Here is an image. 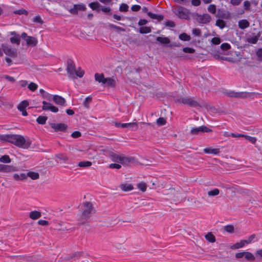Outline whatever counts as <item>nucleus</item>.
I'll return each mask as SVG.
<instances>
[{"mask_svg": "<svg viewBox=\"0 0 262 262\" xmlns=\"http://www.w3.org/2000/svg\"><path fill=\"white\" fill-rule=\"evenodd\" d=\"M192 34L195 36H200L201 35V30L199 29H193L192 30Z\"/></svg>", "mask_w": 262, "mask_h": 262, "instance_id": "338daca9", "label": "nucleus"}, {"mask_svg": "<svg viewBox=\"0 0 262 262\" xmlns=\"http://www.w3.org/2000/svg\"><path fill=\"white\" fill-rule=\"evenodd\" d=\"M116 82L115 79L112 78H106L103 85L110 87H114L116 85Z\"/></svg>", "mask_w": 262, "mask_h": 262, "instance_id": "f3484780", "label": "nucleus"}, {"mask_svg": "<svg viewBox=\"0 0 262 262\" xmlns=\"http://www.w3.org/2000/svg\"><path fill=\"white\" fill-rule=\"evenodd\" d=\"M224 230L230 233H232L234 232V226L231 225L225 226L224 227Z\"/></svg>", "mask_w": 262, "mask_h": 262, "instance_id": "79ce46f5", "label": "nucleus"}, {"mask_svg": "<svg viewBox=\"0 0 262 262\" xmlns=\"http://www.w3.org/2000/svg\"><path fill=\"white\" fill-rule=\"evenodd\" d=\"M180 102L185 104H187L190 106H196L199 105L198 102L193 98L185 97L182 98L179 100Z\"/></svg>", "mask_w": 262, "mask_h": 262, "instance_id": "0eeeda50", "label": "nucleus"}, {"mask_svg": "<svg viewBox=\"0 0 262 262\" xmlns=\"http://www.w3.org/2000/svg\"><path fill=\"white\" fill-rule=\"evenodd\" d=\"M48 118L46 116H39L36 119V122L39 124H45Z\"/></svg>", "mask_w": 262, "mask_h": 262, "instance_id": "7c9ffc66", "label": "nucleus"}, {"mask_svg": "<svg viewBox=\"0 0 262 262\" xmlns=\"http://www.w3.org/2000/svg\"><path fill=\"white\" fill-rule=\"evenodd\" d=\"M106 78H105L104 75L103 74L96 73L95 75V79L96 81L99 83H102V84H104L105 79Z\"/></svg>", "mask_w": 262, "mask_h": 262, "instance_id": "dca6fc26", "label": "nucleus"}, {"mask_svg": "<svg viewBox=\"0 0 262 262\" xmlns=\"http://www.w3.org/2000/svg\"><path fill=\"white\" fill-rule=\"evenodd\" d=\"M221 41V39L219 37H213L211 40V42L214 45H219Z\"/></svg>", "mask_w": 262, "mask_h": 262, "instance_id": "6e6d98bb", "label": "nucleus"}, {"mask_svg": "<svg viewBox=\"0 0 262 262\" xmlns=\"http://www.w3.org/2000/svg\"><path fill=\"white\" fill-rule=\"evenodd\" d=\"M29 105V103L27 100H23L18 105L17 108L19 111H23L25 110Z\"/></svg>", "mask_w": 262, "mask_h": 262, "instance_id": "4be33fe9", "label": "nucleus"}, {"mask_svg": "<svg viewBox=\"0 0 262 262\" xmlns=\"http://www.w3.org/2000/svg\"><path fill=\"white\" fill-rule=\"evenodd\" d=\"M255 257L262 258V249L256 251L255 252Z\"/></svg>", "mask_w": 262, "mask_h": 262, "instance_id": "774afa93", "label": "nucleus"}, {"mask_svg": "<svg viewBox=\"0 0 262 262\" xmlns=\"http://www.w3.org/2000/svg\"><path fill=\"white\" fill-rule=\"evenodd\" d=\"M46 108V111H50L53 113H57L58 111V108L56 106L53 105L51 103H50V106Z\"/></svg>", "mask_w": 262, "mask_h": 262, "instance_id": "c03bdc74", "label": "nucleus"}, {"mask_svg": "<svg viewBox=\"0 0 262 262\" xmlns=\"http://www.w3.org/2000/svg\"><path fill=\"white\" fill-rule=\"evenodd\" d=\"M244 257L249 261H254L255 259V256L252 253L249 252H245Z\"/></svg>", "mask_w": 262, "mask_h": 262, "instance_id": "c85d7f7f", "label": "nucleus"}, {"mask_svg": "<svg viewBox=\"0 0 262 262\" xmlns=\"http://www.w3.org/2000/svg\"><path fill=\"white\" fill-rule=\"evenodd\" d=\"M38 224L41 226H47L49 225V222L46 220H40L38 221Z\"/></svg>", "mask_w": 262, "mask_h": 262, "instance_id": "e2e57ef3", "label": "nucleus"}, {"mask_svg": "<svg viewBox=\"0 0 262 262\" xmlns=\"http://www.w3.org/2000/svg\"><path fill=\"white\" fill-rule=\"evenodd\" d=\"M128 7L126 4H122L120 6V10L121 11H127L128 10Z\"/></svg>", "mask_w": 262, "mask_h": 262, "instance_id": "4d7b16f0", "label": "nucleus"}, {"mask_svg": "<svg viewBox=\"0 0 262 262\" xmlns=\"http://www.w3.org/2000/svg\"><path fill=\"white\" fill-rule=\"evenodd\" d=\"M95 212V209L91 202H86L83 204V219L89 218Z\"/></svg>", "mask_w": 262, "mask_h": 262, "instance_id": "20e7f679", "label": "nucleus"}, {"mask_svg": "<svg viewBox=\"0 0 262 262\" xmlns=\"http://www.w3.org/2000/svg\"><path fill=\"white\" fill-rule=\"evenodd\" d=\"M215 25L221 29H223L225 26V23L223 20L219 19L216 21Z\"/></svg>", "mask_w": 262, "mask_h": 262, "instance_id": "a19ab883", "label": "nucleus"}, {"mask_svg": "<svg viewBox=\"0 0 262 262\" xmlns=\"http://www.w3.org/2000/svg\"><path fill=\"white\" fill-rule=\"evenodd\" d=\"M211 132H212L211 129L205 126H201L198 127H192L190 130V133L192 135H198L200 133H209Z\"/></svg>", "mask_w": 262, "mask_h": 262, "instance_id": "423d86ee", "label": "nucleus"}, {"mask_svg": "<svg viewBox=\"0 0 262 262\" xmlns=\"http://www.w3.org/2000/svg\"><path fill=\"white\" fill-rule=\"evenodd\" d=\"M33 21L35 23H38L40 24H42L43 23L40 16L39 15L36 16L33 18Z\"/></svg>", "mask_w": 262, "mask_h": 262, "instance_id": "052dcab7", "label": "nucleus"}, {"mask_svg": "<svg viewBox=\"0 0 262 262\" xmlns=\"http://www.w3.org/2000/svg\"><path fill=\"white\" fill-rule=\"evenodd\" d=\"M257 40H258V37L256 36H253L251 38H249L247 39V41L248 42H250V43H251L253 44L256 43L257 42Z\"/></svg>", "mask_w": 262, "mask_h": 262, "instance_id": "603ef678", "label": "nucleus"}, {"mask_svg": "<svg viewBox=\"0 0 262 262\" xmlns=\"http://www.w3.org/2000/svg\"><path fill=\"white\" fill-rule=\"evenodd\" d=\"M204 151L206 154L217 155L220 152V149L218 148H213L211 147L205 148L203 149Z\"/></svg>", "mask_w": 262, "mask_h": 262, "instance_id": "4468645a", "label": "nucleus"}, {"mask_svg": "<svg viewBox=\"0 0 262 262\" xmlns=\"http://www.w3.org/2000/svg\"><path fill=\"white\" fill-rule=\"evenodd\" d=\"M10 40L12 43L19 45L20 42V38L19 35L14 36L10 38Z\"/></svg>", "mask_w": 262, "mask_h": 262, "instance_id": "bb28decb", "label": "nucleus"}, {"mask_svg": "<svg viewBox=\"0 0 262 262\" xmlns=\"http://www.w3.org/2000/svg\"><path fill=\"white\" fill-rule=\"evenodd\" d=\"M246 242H245V240H242L240 241L238 243H236L233 245L231 246V248L235 249H238L242 248L245 246V245L246 244Z\"/></svg>", "mask_w": 262, "mask_h": 262, "instance_id": "a878e982", "label": "nucleus"}, {"mask_svg": "<svg viewBox=\"0 0 262 262\" xmlns=\"http://www.w3.org/2000/svg\"><path fill=\"white\" fill-rule=\"evenodd\" d=\"M135 161V159L132 157H126L122 155L121 158L120 163L123 165H128L129 163H133Z\"/></svg>", "mask_w": 262, "mask_h": 262, "instance_id": "9b49d317", "label": "nucleus"}, {"mask_svg": "<svg viewBox=\"0 0 262 262\" xmlns=\"http://www.w3.org/2000/svg\"><path fill=\"white\" fill-rule=\"evenodd\" d=\"M206 239L210 242H214L215 238L214 236L211 233H208L205 235Z\"/></svg>", "mask_w": 262, "mask_h": 262, "instance_id": "58836bf2", "label": "nucleus"}, {"mask_svg": "<svg viewBox=\"0 0 262 262\" xmlns=\"http://www.w3.org/2000/svg\"><path fill=\"white\" fill-rule=\"evenodd\" d=\"M26 175H27V177H29L32 180H37L39 177L38 173L33 171L29 172L26 174Z\"/></svg>", "mask_w": 262, "mask_h": 262, "instance_id": "c756f323", "label": "nucleus"}, {"mask_svg": "<svg viewBox=\"0 0 262 262\" xmlns=\"http://www.w3.org/2000/svg\"><path fill=\"white\" fill-rule=\"evenodd\" d=\"M92 100V98L91 96H88L85 99L84 102L83 103V105L86 110L89 108Z\"/></svg>", "mask_w": 262, "mask_h": 262, "instance_id": "cd10ccee", "label": "nucleus"}, {"mask_svg": "<svg viewBox=\"0 0 262 262\" xmlns=\"http://www.w3.org/2000/svg\"><path fill=\"white\" fill-rule=\"evenodd\" d=\"M15 171V168L11 165H2L1 171L5 172H10Z\"/></svg>", "mask_w": 262, "mask_h": 262, "instance_id": "2eb2a0df", "label": "nucleus"}, {"mask_svg": "<svg viewBox=\"0 0 262 262\" xmlns=\"http://www.w3.org/2000/svg\"><path fill=\"white\" fill-rule=\"evenodd\" d=\"M110 157L113 161L120 163L122 155H118L113 152L110 153Z\"/></svg>", "mask_w": 262, "mask_h": 262, "instance_id": "412c9836", "label": "nucleus"}, {"mask_svg": "<svg viewBox=\"0 0 262 262\" xmlns=\"http://www.w3.org/2000/svg\"><path fill=\"white\" fill-rule=\"evenodd\" d=\"M156 122L159 126H162L165 124L166 120L163 118L160 117L157 120Z\"/></svg>", "mask_w": 262, "mask_h": 262, "instance_id": "09e8293b", "label": "nucleus"}, {"mask_svg": "<svg viewBox=\"0 0 262 262\" xmlns=\"http://www.w3.org/2000/svg\"><path fill=\"white\" fill-rule=\"evenodd\" d=\"M116 126L118 127L121 128H130L133 130H136L138 129V124L137 122H132V123H116Z\"/></svg>", "mask_w": 262, "mask_h": 262, "instance_id": "6e6552de", "label": "nucleus"}, {"mask_svg": "<svg viewBox=\"0 0 262 262\" xmlns=\"http://www.w3.org/2000/svg\"><path fill=\"white\" fill-rule=\"evenodd\" d=\"M42 103L43 104L42 106V110L43 111H46L47 110L46 108L50 106V103L47 102L46 101H43Z\"/></svg>", "mask_w": 262, "mask_h": 262, "instance_id": "680f3d73", "label": "nucleus"}, {"mask_svg": "<svg viewBox=\"0 0 262 262\" xmlns=\"http://www.w3.org/2000/svg\"><path fill=\"white\" fill-rule=\"evenodd\" d=\"M41 216V212L36 210L31 211L29 213V217L32 220H37Z\"/></svg>", "mask_w": 262, "mask_h": 262, "instance_id": "6ab92c4d", "label": "nucleus"}, {"mask_svg": "<svg viewBox=\"0 0 262 262\" xmlns=\"http://www.w3.org/2000/svg\"><path fill=\"white\" fill-rule=\"evenodd\" d=\"M228 94L229 96L232 97H239L241 96V94L239 93H236L234 92H230Z\"/></svg>", "mask_w": 262, "mask_h": 262, "instance_id": "0e129e2a", "label": "nucleus"}, {"mask_svg": "<svg viewBox=\"0 0 262 262\" xmlns=\"http://www.w3.org/2000/svg\"><path fill=\"white\" fill-rule=\"evenodd\" d=\"M119 187L123 191H129L134 189L133 185L129 183H123Z\"/></svg>", "mask_w": 262, "mask_h": 262, "instance_id": "ddd939ff", "label": "nucleus"}, {"mask_svg": "<svg viewBox=\"0 0 262 262\" xmlns=\"http://www.w3.org/2000/svg\"><path fill=\"white\" fill-rule=\"evenodd\" d=\"M89 6L94 10L99 11L100 10V5L98 2L91 3L89 4Z\"/></svg>", "mask_w": 262, "mask_h": 262, "instance_id": "473e14b6", "label": "nucleus"}, {"mask_svg": "<svg viewBox=\"0 0 262 262\" xmlns=\"http://www.w3.org/2000/svg\"><path fill=\"white\" fill-rule=\"evenodd\" d=\"M56 157L60 159V160L63 161V162H66L67 160L68 159V158L67 156L63 154H59L58 155H56Z\"/></svg>", "mask_w": 262, "mask_h": 262, "instance_id": "8fccbe9b", "label": "nucleus"}, {"mask_svg": "<svg viewBox=\"0 0 262 262\" xmlns=\"http://www.w3.org/2000/svg\"><path fill=\"white\" fill-rule=\"evenodd\" d=\"M28 89L31 91L32 92H34L38 88V85L34 82H31L28 84Z\"/></svg>", "mask_w": 262, "mask_h": 262, "instance_id": "ea45409f", "label": "nucleus"}, {"mask_svg": "<svg viewBox=\"0 0 262 262\" xmlns=\"http://www.w3.org/2000/svg\"><path fill=\"white\" fill-rule=\"evenodd\" d=\"M42 97L49 101H51L52 99V95L46 92L42 95Z\"/></svg>", "mask_w": 262, "mask_h": 262, "instance_id": "3c124183", "label": "nucleus"}, {"mask_svg": "<svg viewBox=\"0 0 262 262\" xmlns=\"http://www.w3.org/2000/svg\"><path fill=\"white\" fill-rule=\"evenodd\" d=\"M46 108V111H50L53 113H57L58 111V108L56 106L53 105L51 103H50V106Z\"/></svg>", "mask_w": 262, "mask_h": 262, "instance_id": "a18cd8bd", "label": "nucleus"}, {"mask_svg": "<svg viewBox=\"0 0 262 262\" xmlns=\"http://www.w3.org/2000/svg\"><path fill=\"white\" fill-rule=\"evenodd\" d=\"M176 15L181 19H187L190 16L189 11L185 8L178 6L172 10Z\"/></svg>", "mask_w": 262, "mask_h": 262, "instance_id": "7ed1b4c3", "label": "nucleus"}, {"mask_svg": "<svg viewBox=\"0 0 262 262\" xmlns=\"http://www.w3.org/2000/svg\"><path fill=\"white\" fill-rule=\"evenodd\" d=\"M13 13L15 14H18V15H27L28 14V12L24 9H19V10H15L13 12Z\"/></svg>", "mask_w": 262, "mask_h": 262, "instance_id": "4c0bfd02", "label": "nucleus"}, {"mask_svg": "<svg viewBox=\"0 0 262 262\" xmlns=\"http://www.w3.org/2000/svg\"><path fill=\"white\" fill-rule=\"evenodd\" d=\"M81 135V133L80 132L75 131L72 134L71 136L74 138H77L80 137Z\"/></svg>", "mask_w": 262, "mask_h": 262, "instance_id": "bf43d9fd", "label": "nucleus"}, {"mask_svg": "<svg viewBox=\"0 0 262 262\" xmlns=\"http://www.w3.org/2000/svg\"><path fill=\"white\" fill-rule=\"evenodd\" d=\"M196 19L200 23L207 24L210 21L211 17L208 14L205 13L198 15Z\"/></svg>", "mask_w": 262, "mask_h": 262, "instance_id": "1a4fd4ad", "label": "nucleus"}, {"mask_svg": "<svg viewBox=\"0 0 262 262\" xmlns=\"http://www.w3.org/2000/svg\"><path fill=\"white\" fill-rule=\"evenodd\" d=\"M66 71L69 77L72 79L82 77V72L76 70L75 65L71 59H69L67 60Z\"/></svg>", "mask_w": 262, "mask_h": 262, "instance_id": "f03ea898", "label": "nucleus"}, {"mask_svg": "<svg viewBox=\"0 0 262 262\" xmlns=\"http://www.w3.org/2000/svg\"><path fill=\"white\" fill-rule=\"evenodd\" d=\"M183 51L185 53H193L195 51L194 49L191 48H188V47L184 48L183 49Z\"/></svg>", "mask_w": 262, "mask_h": 262, "instance_id": "5fc2aeb1", "label": "nucleus"}, {"mask_svg": "<svg viewBox=\"0 0 262 262\" xmlns=\"http://www.w3.org/2000/svg\"><path fill=\"white\" fill-rule=\"evenodd\" d=\"M0 140L11 143L20 147H23L26 142L25 139L23 136L18 135L0 134Z\"/></svg>", "mask_w": 262, "mask_h": 262, "instance_id": "f257e3e1", "label": "nucleus"}, {"mask_svg": "<svg viewBox=\"0 0 262 262\" xmlns=\"http://www.w3.org/2000/svg\"><path fill=\"white\" fill-rule=\"evenodd\" d=\"M157 40L160 43L163 45H166L170 42V39L166 37H157L156 38Z\"/></svg>", "mask_w": 262, "mask_h": 262, "instance_id": "b1692460", "label": "nucleus"}, {"mask_svg": "<svg viewBox=\"0 0 262 262\" xmlns=\"http://www.w3.org/2000/svg\"><path fill=\"white\" fill-rule=\"evenodd\" d=\"M66 9L71 14L76 15L78 14L79 11L82 10V5L75 4L72 8H69L67 7Z\"/></svg>", "mask_w": 262, "mask_h": 262, "instance_id": "9d476101", "label": "nucleus"}, {"mask_svg": "<svg viewBox=\"0 0 262 262\" xmlns=\"http://www.w3.org/2000/svg\"><path fill=\"white\" fill-rule=\"evenodd\" d=\"M26 41L28 45H31L33 46H36L37 43V39L35 37L32 36L28 37L26 39Z\"/></svg>", "mask_w": 262, "mask_h": 262, "instance_id": "aec40b11", "label": "nucleus"}, {"mask_svg": "<svg viewBox=\"0 0 262 262\" xmlns=\"http://www.w3.org/2000/svg\"><path fill=\"white\" fill-rule=\"evenodd\" d=\"M13 178L16 180H24L27 178V175L25 173H21L20 174L15 173L13 175Z\"/></svg>", "mask_w": 262, "mask_h": 262, "instance_id": "5701e85b", "label": "nucleus"}, {"mask_svg": "<svg viewBox=\"0 0 262 262\" xmlns=\"http://www.w3.org/2000/svg\"><path fill=\"white\" fill-rule=\"evenodd\" d=\"M179 37L180 39L183 41H189L191 39L190 36L185 33H183L179 35Z\"/></svg>", "mask_w": 262, "mask_h": 262, "instance_id": "72a5a7b5", "label": "nucleus"}, {"mask_svg": "<svg viewBox=\"0 0 262 262\" xmlns=\"http://www.w3.org/2000/svg\"><path fill=\"white\" fill-rule=\"evenodd\" d=\"M110 168H115V169H120L121 168V165L119 164L114 163V164H111L109 166Z\"/></svg>", "mask_w": 262, "mask_h": 262, "instance_id": "69168bd1", "label": "nucleus"}, {"mask_svg": "<svg viewBox=\"0 0 262 262\" xmlns=\"http://www.w3.org/2000/svg\"><path fill=\"white\" fill-rule=\"evenodd\" d=\"M249 23L246 19H242L238 21V26L242 29H245L249 27Z\"/></svg>", "mask_w": 262, "mask_h": 262, "instance_id": "393cba45", "label": "nucleus"}, {"mask_svg": "<svg viewBox=\"0 0 262 262\" xmlns=\"http://www.w3.org/2000/svg\"><path fill=\"white\" fill-rule=\"evenodd\" d=\"M255 236L254 234H252L249 236L247 240H245V242H246V244H250L251 243L253 239L255 238Z\"/></svg>", "mask_w": 262, "mask_h": 262, "instance_id": "13d9d810", "label": "nucleus"}, {"mask_svg": "<svg viewBox=\"0 0 262 262\" xmlns=\"http://www.w3.org/2000/svg\"><path fill=\"white\" fill-rule=\"evenodd\" d=\"M220 190L217 189L215 188L213 190H210L208 192V195L209 196H215L219 194Z\"/></svg>", "mask_w": 262, "mask_h": 262, "instance_id": "37998d69", "label": "nucleus"}, {"mask_svg": "<svg viewBox=\"0 0 262 262\" xmlns=\"http://www.w3.org/2000/svg\"><path fill=\"white\" fill-rule=\"evenodd\" d=\"M207 9L208 11L212 14H215L216 13V6L214 5H210Z\"/></svg>", "mask_w": 262, "mask_h": 262, "instance_id": "49530a36", "label": "nucleus"}, {"mask_svg": "<svg viewBox=\"0 0 262 262\" xmlns=\"http://www.w3.org/2000/svg\"><path fill=\"white\" fill-rule=\"evenodd\" d=\"M244 138L253 144H254L257 141V139L255 137H251L246 135H245Z\"/></svg>", "mask_w": 262, "mask_h": 262, "instance_id": "de8ad7c7", "label": "nucleus"}, {"mask_svg": "<svg viewBox=\"0 0 262 262\" xmlns=\"http://www.w3.org/2000/svg\"><path fill=\"white\" fill-rule=\"evenodd\" d=\"M137 188L142 192H145L147 189V185L145 183L141 182L137 184Z\"/></svg>", "mask_w": 262, "mask_h": 262, "instance_id": "2f4dec72", "label": "nucleus"}, {"mask_svg": "<svg viewBox=\"0 0 262 262\" xmlns=\"http://www.w3.org/2000/svg\"><path fill=\"white\" fill-rule=\"evenodd\" d=\"M231 48V46L228 43H223L221 45V49L223 50H227Z\"/></svg>", "mask_w": 262, "mask_h": 262, "instance_id": "864d4df0", "label": "nucleus"}, {"mask_svg": "<svg viewBox=\"0 0 262 262\" xmlns=\"http://www.w3.org/2000/svg\"><path fill=\"white\" fill-rule=\"evenodd\" d=\"M147 14L150 18H153V19L161 20L163 18V15H158L152 13L151 12H148Z\"/></svg>", "mask_w": 262, "mask_h": 262, "instance_id": "e433bc0d", "label": "nucleus"}, {"mask_svg": "<svg viewBox=\"0 0 262 262\" xmlns=\"http://www.w3.org/2000/svg\"><path fill=\"white\" fill-rule=\"evenodd\" d=\"M52 127L57 131H63L67 128V126L63 123L53 124Z\"/></svg>", "mask_w": 262, "mask_h": 262, "instance_id": "a211bd4d", "label": "nucleus"}, {"mask_svg": "<svg viewBox=\"0 0 262 262\" xmlns=\"http://www.w3.org/2000/svg\"><path fill=\"white\" fill-rule=\"evenodd\" d=\"M151 32V29L149 27H141L139 29V32L141 34H146Z\"/></svg>", "mask_w": 262, "mask_h": 262, "instance_id": "f704fd0d", "label": "nucleus"}, {"mask_svg": "<svg viewBox=\"0 0 262 262\" xmlns=\"http://www.w3.org/2000/svg\"><path fill=\"white\" fill-rule=\"evenodd\" d=\"M2 49L7 56L14 58L17 56V52L16 49L13 48L11 45L3 43L2 45Z\"/></svg>", "mask_w": 262, "mask_h": 262, "instance_id": "39448f33", "label": "nucleus"}, {"mask_svg": "<svg viewBox=\"0 0 262 262\" xmlns=\"http://www.w3.org/2000/svg\"><path fill=\"white\" fill-rule=\"evenodd\" d=\"M52 99L55 103L59 105H64L66 103V100L63 97L57 95H54Z\"/></svg>", "mask_w": 262, "mask_h": 262, "instance_id": "f8f14e48", "label": "nucleus"}, {"mask_svg": "<svg viewBox=\"0 0 262 262\" xmlns=\"http://www.w3.org/2000/svg\"><path fill=\"white\" fill-rule=\"evenodd\" d=\"M0 162L4 163H9L11 162V159L9 156L4 155L0 157Z\"/></svg>", "mask_w": 262, "mask_h": 262, "instance_id": "c9c22d12", "label": "nucleus"}]
</instances>
